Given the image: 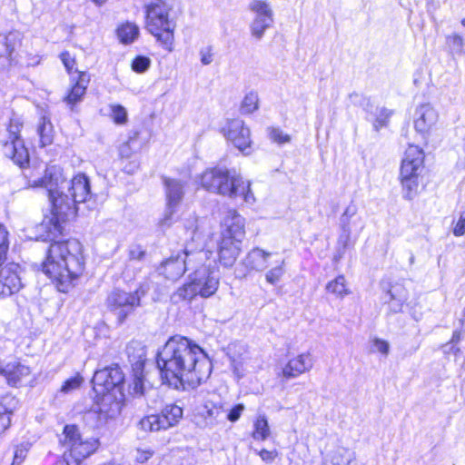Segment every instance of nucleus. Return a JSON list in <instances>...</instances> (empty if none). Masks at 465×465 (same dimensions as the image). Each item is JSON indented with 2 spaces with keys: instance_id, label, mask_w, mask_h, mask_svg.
I'll return each instance as SVG.
<instances>
[{
  "instance_id": "obj_42",
  "label": "nucleus",
  "mask_w": 465,
  "mask_h": 465,
  "mask_svg": "<svg viewBox=\"0 0 465 465\" xmlns=\"http://www.w3.org/2000/svg\"><path fill=\"white\" fill-rule=\"evenodd\" d=\"M446 45L453 54H461L463 53L464 40L460 35L452 34L448 35L446 37Z\"/></svg>"
},
{
  "instance_id": "obj_56",
  "label": "nucleus",
  "mask_w": 465,
  "mask_h": 465,
  "mask_svg": "<svg viewBox=\"0 0 465 465\" xmlns=\"http://www.w3.org/2000/svg\"><path fill=\"white\" fill-rule=\"evenodd\" d=\"M351 238V229L342 230V233L340 235L338 243L342 247V249H346Z\"/></svg>"
},
{
  "instance_id": "obj_57",
  "label": "nucleus",
  "mask_w": 465,
  "mask_h": 465,
  "mask_svg": "<svg viewBox=\"0 0 465 465\" xmlns=\"http://www.w3.org/2000/svg\"><path fill=\"white\" fill-rule=\"evenodd\" d=\"M119 152H120V155L122 157L129 158L131 156V154H132L131 146H130V141L123 143L120 146Z\"/></svg>"
},
{
  "instance_id": "obj_30",
  "label": "nucleus",
  "mask_w": 465,
  "mask_h": 465,
  "mask_svg": "<svg viewBox=\"0 0 465 465\" xmlns=\"http://www.w3.org/2000/svg\"><path fill=\"white\" fill-rule=\"evenodd\" d=\"M166 430L175 426L183 417V409L176 404H167L160 413Z\"/></svg>"
},
{
  "instance_id": "obj_1",
  "label": "nucleus",
  "mask_w": 465,
  "mask_h": 465,
  "mask_svg": "<svg viewBox=\"0 0 465 465\" xmlns=\"http://www.w3.org/2000/svg\"><path fill=\"white\" fill-rule=\"evenodd\" d=\"M157 366L164 382L175 389L195 388L206 381L212 362L204 351L183 336L171 337L159 351Z\"/></svg>"
},
{
  "instance_id": "obj_2",
  "label": "nucleus",
  "mask_w": 465,
  "mask_h": 465,
  "mask_svg": "<svg viewBox=\"0 0 465 465\" xmlns=\"http://www.w3.org/2000/svg\"><path fill=\"white\" fill-rule=\"evenodd\" d=\"M42 266L44 273L55 282L58 291L67 292L84 270L81 242L76 239L52 242Z\"/></svg>"
},
{
  "instance_id": "obj_41",
  "label": "nucleus",
  "mask_w": 465,
  "mask_h": 465,
  "mask_svg": "<svg viewBox=\"0 0 465 465\" xmlns=\"http://www.w3.org/2000/svg\"><path fill=\"white\" fill-rule=\"evenodd\" d=\"M9 232L5 225L0 223V267L4 264L6 259V254L9 249Z\"/></svg>"
},
{
  "instance_id": "obj_32",
  "label": "nucleus",
  "mask_w": 465,
  "mask_h": 465,
  "mask_svg": "<svg viewBox=\"0 0 465 465\" xmlns=\"http://www.w3.org/2000/svg\"><path fill=\"white\" fill-rule=\"evenodd\" d=\"M255 440L264 441L271 436V429L268 420L264 414H259L253 421L252 433Z\"/></svg>"
},
{
  "instance_id": "obj_28",
  "label": "nucleus",
  "mask_w": 465,
  "mask_h": 465,
  "mask_svg": "<svg viewBox=\"0 0 465 465\" xmlns=\"http://www.w3.org/2000/svg\"><path fill=\"white\" fill-rule=\"evenodd\" d=\"M271 256V252L260 248H254L247 254L244 263L251 270L262 272L268 267V259Z\"/></svg>"
},
{
  "instance_id": "obj_29",
  "label": "nucleus",
  "mask_w": 465,
  "mask_h": 465,
  "mask_svg": "<svg viewBox=\"0 0 465 465\" xmlns=\"http://www.w3.org/2000/svg\"><path fill=\"white\" fill-rule=\"evenodd\" d=\"M224 410L221 404L206 402L201 415L204 419L206 426L213 427L224 420Z\"/></svg>"
},
{
  "instance_id": "obj_50",
  "label": "nucleus",
  "mask_w": 465,
  "mask_h": 465,
  "mask_svg": "<svg viewBox=\"0 0 465 465\" xmlns=\"http://www.w3.org/2000/svg\"><path fill=\"white\" fill-rule=\"evenodd\" d=\"M372 346L374 351H379L384 356H387L389 354L390 344L387 341L381 340L380 338H375L372 341Z\"/></svg>"
},
{
  "instance_id": "obj_39",
  "label": "nucleus",
  "mask_w": 465,
  "mask_h": 465,
  "mask_svg": "<svg viewBox=\"0 0 465 465\" xmlns=\"http://www.w3.org/2000/svg\"><path fill=\"white\" fill-rule=\"evenodd\" d=\"M110 117L115 124L124 125L128 122L127 110L121 104H112L109 105Z\"/></svg>"
},
{
  "instance_id": "obj_43",
  "label": "nucleus",
  "mask_w": 465,
  "mask_h": 465,
  "mask_svg": "<svg viewBox=\"0 0 465 465\" xmlns=\"http://www.w3.org/2000/svg\"><path fill=\"white\" fill-rule=\"evenodd\" d=\"M270 139L278 144H284L291 142V136L285 134L282 129L276 127L268 128Z\"/></svg>"
},
{
  "instance_id": "obj_25",
  "label": "nucleus",
  "mask_w": 465,
  "mask_h": 465,
  "mask_svg": "<svg viewBox=\"0 0 465 465\" xmlns=\"http://www.w3.org/2000/svg\"><path fill=\"white\" fill-rule=\"evenodd\" d=\"M19 401L12 394L0 397V430L5 431L11 425V416L18 408Z\"/></svg>"
},
{
  "instance_id": "obj_37",
  "label": "nucleus",
  "mask_w": 465,
  "mask_h": 465,
  "mask_svg": "<svg viewBox=\"0 0 465 465\" xmlns=\"http://www.w3.org/2000/svg\"><path fill=\"white\" fill-rule=\"evenodd\" d=\"M196 295H199L194 285L193 281H191L182 287H180L173 295V299L174 302L180 301H191Z\"/></svg>"
},
{
  "instance_id": "obj_26",
  "label": "nucleus",
  "mask_w": 465,
  "mask_h": 465,
  "mask_svg": "<svg viewBox=\"0 0 465 465\" xmlns=\"http://www.w3.org/2000/svg\"><path fill=\"white\" fill-rule=\"evenodd\" d=\"M77 74V80L64 99L67 104L71 106V110H74V104L82 101L90 82V76L85 72H78Z\"/></svg>"
},
{
  "instance_id": "obj_3",
  "label": "nucleus",
  "mask_w": 465,
  "mask_h": 465,
  "mask_svg": "<svg viewBox=\"0 0 465 465\" xmlns=\"http://www.w3.org/2000/svg\"><path fill=\"white\" fill-rule=\"evenodd\" d=\"M202 186L213 193L234 199L241 197L249 204L255 202L251 190V183L244 181L235 170L226 167H214L207 169L201 175Z\"/></svg>"
},
{
  "instance_id": "obj_34",
  "label": "nucleus",
  "mask_w": 465,
  "mask_h": 465,
  "mask_svg": "<svg viewBox=\"0 0 465 465\" xmlns=\"http://www.w3.org/2000/svg\"><path fill=\"white\" fill-rule=\"evenodd\" d=\"M37 133L40 137L41 145L46 146L53 143L54 140V128L50 120L44 116L41 118L37 127Z\"/></svg>"
},
{
  "instance_id": "obj_54",
  "label": "nucleus",
  "mask_w": 465,
  "mask_h": 465,
  "mask_svg": "<svg viewBox=\"0 0 465 465\" xmlns=\"http://www.w3.org/2000/svg\"><path fill=\"white\" fill-rule=\"evenodd\" d=\"M277 455L278 452L276 450H268L262 449V450L259 451V456L261 457V459L267 463H272L275 460Z\"/></svg>"
},
{
  "instance_id": "obj_31",
  "label": "nucleus",
  "mask_w": 465,
  "mask_h": 465,
  "mask_svg": "<svg viewBox=\"0 0 465 465\" xmlns=\"http://www.w3.org/2000/svg\"><path fill=\"white\" fill-rule=\"evenodd\" d=\"M137 427L140 430L144 432H153L166 430L163 422L162 421L160 414L143 416L138 421Z\"/></svg>"
},
{
  "instance_id": "obj_36",
  "label": "nucleus",
  "mask_w": 465,
  "mask_h": 465,
  "mask_svg": "<svg viewBox=\"0 0 465 465\" xmlns=\"http://www.w3.org/2000/svg\"><path fill=\"white\" fill-rule=\"evenodd\" d=\"M326 290L339 298H343L350 293L343 275H339L334 280L328 282Z\"/></svg>"
},
{
  "instance_id": "obj_5",
  "label": "nucleus",
  "mask_w": 465,
  "mask_h": 465,
  "mask_svg": "<svg viewBox=\"0 0 465 465\" xmlns=\"http://www.w3.org/2000/svg\"><path fill=\"white\" fill-rule=\"evenodd\" d=\"M67 193L54 198V217L56 223L74 218L77 204L86 203L92 197L90 180L84 173L74 175L67 185Z\"/></svg>"
},
{
  "instance_id": "obj_45",
  "label": "nucleus",
  "mask_w": 465,
  "mask_h": 465,
  "mask_svg": "<svg viewBox=\"0 0 465 465\" xmlns=\"http://www.w3.org/2000/svg\"><path fill=\"white\" fill-rule=\"evenodd\" d=\"M356 213L357 207L354 204L347 206L340 219L341 230L347 231V229H350V220L356 214Z\"/></svg>"
},
{
  "instance_id": "obj_47",
  "label": "nucleus",
  "mask_w": 465,
  "mask_h": 465,
  "mask_svg": "<svg viewBox=\"0 0 465 465\" xmlns=\"http://www.w3.org/2000/svg\"><path fill=\"white\" fill-rule=\"evenodd\" d=\"M145 257V251L140 245H132L128 251L129 262L143 261Z\"/></svg>"
},
{
  "instance_id": "obj_63",
  "label": "nucleus",
  "mask_w": 465,
  "mask_h": 465,
  "mask_svg": "<svg viewBox=\"0 0 465 465\" xmlns=\"http://www.w3.org/2000/svg\"><path fill=\"white\" fill-rule=\"evenodd\" d=\"M461 25L465 26V17L461 20Z\"/></svg>"
},
{
  "instance_id": "obj_33",
  "label": "nucleus",
  "mask_w": 465,
  "mask_h": 465,
  "mask_svg": "<svg viewBox=\"0 0 465 465\" xmlns=\"http://www.w3.org/2000/svg\"><path fill=\"white\" fill-rule=\"evenodd\" d=\"M80 440H82V437L77 427L74 425H66L60 438V443L66 449V451H69Z\"/></svg>"
},
{
  "instance_id": "obj_52",
  "label": "nucleus",
  "mask_w": 465,
  "mask_h": 465,
  "mask_svg": "<svg viewBox=\"0 0 465 465\" xmlns=\"http://www.w3.org/2000/svg\"><path fill=\"white\" fill-rule=\"evenodd\" d=\"M153 454V450L150 448H138L136 450L135 459L139 462L147 461Z\"/></svg>"
},
{
  "instance_id": "obj_19",
  "label": "nucleus",
  "mask_w": 465,
  "mask_h": 465,
  "mask_svg": "<svg viewBox=\"0 0 465 465\" xmlns=\"http://www.w3.org/2000/svg\"><path fill=\"white\" fill-rule=\"evenodd\" d=\"M439 117V113L432 104H421L416 107L414 112V128L418 133L427 135L436 126Z\"/></svg>"
},
{
  "instance_id": "obj_9",
  "label": "nucleus",
  "mask_w": 465,
  "mask_h": 465,
  "mask_svg": "<svg viewBox=\"0 0 465 465\" xmlns=\"http://www.w3.org/2000/svg\"><path fill=\"white\" fill-rule=\"evenodd\" d=\"M22 127L23 123L18 117L11 118L6 130L8 137L3 144L5 155L20 167H24L29 162L28 151L20 136Z\"/></svg>"
},
{
  "instance_id": "obj_27",
  "label": "nucleus",
  "mask_w": 465,
  "mask_h": 465,
  "mask_svg": "<svg viewBox=\"0 0 465 465\" xmlns=\"http://www.w3.org/2000/svg\"><path fill=\"white\" fill-rule=\"evenodd\" d=\"M390 300L388 304L391 312L398 313L402 311L403 304L408 300V291L402 283L396 282L389 290Z\"/></svg>"
},
{
  "instance_id": "obj_4",
  "label": "nucleus",
  "mask_w": 465,
  "mask_h": 465,
  "mask_svg": "<svg viewBox=\"0 0 465 465\" xmlns=\"http://www.w3.org/2000/svg\"><path fill=\"white\" fill-rule=\"evenodd\" d=\"M244 226V218L235 210L227 212L216 240L219 262L225 267L232 266L241 252V244L245 236Z\"/></svg>"
},
{
  "instance_id": "obj_62",
  "label": "nucleus",
  "mask_w": 465,
  "mask_h": 465,
  "mask_svg": "<svg viewBox=\"0 0 465 465\" xmlns=\"http://www.w3.org/2000/svg\"><path fill=\"white\" fill-rule=\"evenodd\" d=\"M96 5H102L106 2V0H93Z\"/></svg>"
},
{
  "instance_id": "obj_22",
  "label": "nucleus",
  "mask_w": 465,
  "mask_h": 465,
  "mask_svg": "<svg viewBox=\"0 0 465 465\" xmlns=\"http://www.w3.org/2000/svg\"><path fill=\"white\" fill-rule=\"evenodd\" d=\"M30 368L17 361L8 362L0 366V374L5 376L7 383L11 386H17L24 379L30 375Z\"/></svg>"
},
{
  "instance_id": "obj_8",
  "label": "nucleus",
  "mask_w": 465,
  "mask_h": 465,
  "mask_svg": "<svg viewBox=\"0 0 465 465\" xmlns=\"http://www.w3.org/2000/svg\"><path fill=\"white\" fill-rule=\"evenodd\" d=\"M144 294L145 291L142 287L132 292L114 290L107 297V306L118 321L124 322L136 308L141 306V299Z\"/></svg>"
},
{
  "instance_id": "obj_38",
  "label": "nucleus",
  "mask_w": 465,
  "mask_h": 465,
  "mask_svg": "<svg viewBox=\"0 0 465 465\" xmlns=\"http://www.w3.org/2000/svg\"><path fill=\"white\" fill-rule=\"evenodd\" d=\"M285 273V261L282 259L276 262V265L268 270L265 273V280L268 283L274 285L278 283Z\"/></svg>"
},
{
  "instance_id": "obj_24",
  "label": "nucleus",
  "mask_w": 465,
  "mask_h": 465,
  "mask_svg": "<svg viewBox=\"0 0 465 465\" xmlns=\"http://www.w3.org/2000/svg\"><path fill=\"white\" fill-rule=\"evenodd\" d=\"M98 445L99 442L96 439H82L69 451H64V455L73 460V461L78 465L81 460L94 453L98 448Z\"/></svg>"
},
{
  "instance_id": "obj_14",
  "label": "nucleus",
  "mask_w": 465,
  "mask_h": 465,
  "mask_svg": "<svg viewBox=\"0 0 465 465\" xmlns=\"http://www.w3.org/2000/svg\"><path fill=\"white\" fill-rule=\"evenodd\" d=\"M65 183L62 168L56 165L48 166L45 169V176L39 180L28 181L29 187H45L48 191V196L52 203V213L54 214V198L60 197L64 191L63 184Z\"/></svg>"
},
{
  "instance_id": "obj_10",
  "label": "nucleus",
  "mask_w": 465,
  "mask_h": 465,
  "mask_svg": "<svg viewBox=\"0 0 465 465\" xmlns=\"http://www.w3.org/2000/svg\"><path fill=\"white\" fill-rule=\"evenodd\" d=\"M124 376L118 365L105 367L94 372L92 382L97 394L123 395Z\"/></svg>"
},
{
  "instance_id": "obj_23",
  "label": "nucleus",
  "mask_w": 465,
  "mask_h": 465,
  "mask_svg": "<svg viewBox=\"0 0 465 465\" xmlns=\"http://www.w3.org/2000/svg\"><path fill=\"white\" fill-rule=\"evenodd\" d=\"M17 39L15 35L0 34V69H7L13 65L15 58L13 56Z\"/></svg>"
},
{
  "instance_id": "obj_49",
  "label": "nucleus",
  "mask_w": 465,
  "mask_h": 465,
  "mask_svg": "<svg viewBox=\"0 0 465 465\" xmlns=\"http://www.w3.org/2000/svg\"><path fill=\"white\" fill-rule=\"evenodd\" d=\"M244 410H245V406L242 403H239V404L233 406L229 411V412L227 413L226 416L224 415V419L226 418L228 420H230L232 422H235L240 419V417Z\"/></svg>"
},
{
  "instance_id": "obj_64",
  "label": "nucleus",
  "mask_w": 465,
  "mask_h": 465,
  "mask_svg": "<svg viewBox=\"0 0 465 465\" xmlns=\"http://www.w3.org/2000/svg\"><path fill=\"white\" fill-rule=\"evenodd\" d=\"M413 262H414V257H413V256H411V262L412 263Z\"/></svg>"
},
{
  "instance_id": "obj_16",
  "label": "nucleus",
  "mask_w": 465,
  "mask_h": 465,
  "mask_svg": "<svg viewBox=\"0 0 465 465\" xmlns=\"http://www.w3.org/2000/svg\"><path fill=\"white\" fill-rule=\"evenodd\" d=\"M163 184L166 209L162 223L169 224L183 199L185 183L177 179L164 178Z\"/></svg>"
},
{
  "instance_id": "obj_17",
  "label": "nucleus",
  "mask_w": 465,
  "mask_h": 465,
  "mask_svg": "<svg viewBox=\"0 0 465 465\" xmlns=\"http://www.w3.org/2000/svg\"><path fill=\"white\" fill-rule=\"evenodd\" d=\"M22 268L16 262L4 263L0 267V299L18 292L22 287Z\"/></svg>"
},
{
  "instance_id": "obj_13",
  "label": "nucleus",
  "mask_w": 465,
  "mask_h": 465,
  "mask_svg": "<svg viewBox=\"0 0 465 465\" xmlns=\"http://www.w3.org/2000/svg\"><path fill=\"white\" fill-rule=\"evenodd\" d=\"M226 139L242 153L248 155L252 152V141L251 131L241 119H232L223 128Z\"/></svg>"
},
{
  "instance_id": "obj_15",
  "label": "nucleus",
  "mask_w": 465,
  "mask_h": 465,
  "mask_svg": "<svg viewBox=\"0 0 465 465\" xmlns=\"http://www.w3.org/2000/svg\"><path fill=\"white\" fill-rule=\"evenodd\" d=\"M123 397L118 394H103L101 401L88 412V417L97 416V426H103L108 420H114L122 411Z\"/></svg>"
},
{
  "instance_id": "obj_40",
  "label": "nucleus",
  "mask_w": 465,
  "mask_h": 465,
  "mask_svg": "<svg viewBox=\"0 0 465 465\" xmlns=\"http://www.w3.org/2000/svg\"><path fill=\"white\" fill-rule=\"evenodd\" d=\"M258 95L256 93L251 92L247 94L241 104V113L243 114H249L258 109Z\"/></svg>"
},
{
  "instance_id": "obj_35",
  "label": "nucleus",
  "mask_w": 465,
  "mask_h": 465,
  "mask_svg": "<svg viewBox=\"0 0 465 465\" xmlns=\"http://www.w3.org/2000/svg\"><path fill=\"white\" fill-rule=\"evenodd\" d=\"M139 35V27L133 23H125L117 29V35L124 44L134 42Z\"/></svg>"
},
{
  "instance_id": "obj_60",
  "label": "nucleus",
  "mask_w": 465,
  "mask_h": 465,
  "mask_svg": "<svg viewBox=\"0 0 465 465\" xmlns=\"http://www.w3.org/2000/svg\"><path fill=\"white\" fill-rule=\"evenodd\" d=\"M383 125H384V120L377 118V120L375 121V124H374V127L376 128V130H378L380 127H381Z\"/></svg>"
},
{
  "instance_id": "obj_58",
  "label": "nucleus",
  "mask_w": 465,
  "mask_h": 465,
  "mask_svg": "<svg viewBox=\"0 0 465 465\" xmlns=\"http://www.w3.org/2000/svg\"><path fill=\"white\" fill-rule=\"evenodd\" d=\"M56 465H77V464L74 463L73 460L71 461V460L69 458H67V457H65V455H64L63 460H59Z\"/></svg>"
},
{
  "instance_id": "obj_11",
  "label": "nucleus",
  "mask_w": 465,
  "mask_h": 465,
  "mask_svg": "<svg viewBox=\"0 0 465 465\" xmlns=\"http://www.w3.org/2000/svg\"><path fill=\"white\" fill-rule=\"evenodd\" d=\"M248 9L253 14V19L250 25L252 36L261 40L266 30L273 24V11L270 3L264 0H252Z\"/></svg>"
},
{
  "instance_id": "obj_61",
  "label": "nucleus",
  "mask_w": 465,
  "mask_h": 465,
  "mask_svg": "<svg viewBox=\"0 0 465 465\" xmlns=\"http://www.w3.org/2000/svg\"><path fill=\"white\" fill-rule=\"evenodd\" d=\"M460 321H461L462 325L465 326V307L462 312V317H461Z\"/></svg>"
},
{
  "instance_id": "obj_51",
  "label": "nucleus",
  "mask_w": 465,
  "mask_h": 465,
  "mask_svg": "<svg viewBox=\"0 0 465 465\" xmlns=\"http://www.w3.org/2000/svg\"><path fill=\"white\" fill-rule=\"evenodd\" d=\"M200 59L203 65H208L213 61V53L211 46L203 47L200 50Z\"/></svg>"
},
{
  "instance_id": "obj_21",
  "label": "nucleus",
  "mask_w": 465,
  "mask_h": 465,
  "mask_svg": "<svg viewBox=\"0 0 465 465\" xmlns=\"http://www.w3.org/2000/svg\"><path fill=\"white\" fill-rule=\"evenodd\" d=\"M324 465H351L355 460V453L342 446L335 445L322 452Z\"/></svg>"
},
{
  "instance_id": "obj_55",
  "label": "nucleus",
  "mask_w": 465,
  "mask_h": 465,
  "mask_svg": "<svg viewBox=\"0 0 465 465\" xmlns=\"http://www.w3.org/2000/svg\"><path fill=\"white\" fill-rule=\"evenodd\" d=\"M453 233L456 236H461L465 233V213L460 214V219L454 227Z\"/></svg>"
},
{
  "instance_id": "obj_59",
  "label": "nucleus",
  "mask_w": 465,
  "mask_h": 465,
  "mask_svg": "<svg viewBox=\"0 0 465 465\" xmlns=\"http://www.w3.org/2000/svg\"><path fill=\"white\" fill-rule=\"evenodd\" d=\"M460 340V331H454L450 340V342L455 344L458 343Z\"/></svg>"
},
{
  "instance_id": "obj_44",
  "label": "nucleus",
  "mask_w": 465,
  "mask_h": 465,
  "mask_svg": "<svg viewBox=\"0 0 465 465\" xmlns=\"http://www.w3.org/2000/svg\"><path fill=\"white\" fill-rule=\"evenodd\" d=\"M84 380L81 375L76 374L75 376L66 380L64 385L61 387V391L64 393H70L76 389L80 388Z\"/></svg>"
},
{
  "instance_id": "obj_6",
  "label": "nucleus",
  "mask_w": 465,
  "mask_h": 465,
  "mask_svg": "<svg viewBox=\"0 0 465 465\" xmlns=\"http://www.w3.org/2000/svg\"><path fill=\"white\" fill-rule=\"evenodd\" d=\"M173 5L171 0H155L146 5L145 27L158 42L168 50H173L175 23L170 18Z\"/></svg>"
},
{
  "instance_id": "obj_48",
  "label": "nucleus",
  "mask_w": 465,
  "mask_h": 465,
  "mask_svg": "<svg viewBox=\"0 0 465 465\" xmlns=\"http://www.w3.org/2000/svg\"><path fill=\"white\" fill-rule=\"evenodd\" d=\"M28 452V444H20L15 448V453H14V460L13 464L19 465L21 464Z\"/></svg>"
},
{
  "instance_id": "obj_12",
  "label": "nucleus",
  "mask_w": 465,
  "mask_h": 465,
  "mask_svg": "<svg viewBox=\"0 0 465 465\" xmlns=\"http://www.w3.org/2000/svg\"><path fill=\"white\" fill-rule=\"evenodd\" d=\"M205 252L199 251L196 252H188L184 251L183 253L177 254L175 257H170L164 261L160 268V273L163 274L167 279L176 280L180 278L187 269L193 268V263L196 260H203Z\"/></svg>"
},
{
  "instance_id": "obj_20",
  "label": "nucleus",
  "mask_w": 465,
  "mask_h": 465,
  "mask_svg": "<svg viewBox=\"0 0 465 465\" xmlns=\"http://www.w3.org/2000/svg\"><path fill=\"white\" fill-rule=\"evenodd\" d=\"M314 364L313 357L310 352H302L291 358L282 368L278 376L288 381L309 372Z\"/></svg>"
},
{
  "instance_id": "obj_18",
  "label": "nucleus",
  "mask_w": 465,
  "mask_h": 465,
  "mask_svg": "<svg viewBox=\"0 0 465 465\" xmlns=\"http://www.w3.org/2000/svg\"><path fill=\"white\" fill-rule=\"evenodd\" d=\"M192 280L201 297L208 298L213 295L219 287V274L206 266H202L193 272Z\"/></svg>"
},
{
  "instance_id": "obj_7",
  "label": "nucleus",
  "mask_w": 465,
  "mask_h": 465,
  "mask_svg": "<svg viewBox=\"0 0 465 465\" xmlns=\"http://www.w3.org/2000/svg\"><path fill=\"white\" fill-rule=\"evenodd\" d=\"M423 159V152L418 146L410 145L407 148L400 171L403 197L407 200H412L418 193Z\"/></svg>"
},
{
  "instance_id": "obj_53",
  "label": "nucleus",
  "mask_w": 465,
  "mask_h": 465,
  "mask_svg": "<svg viewBox=\"0 0 465 465\" xmlns=\"http://www.w3.org/2000/svg\"><path fill=\"white\" fill-rule=\"evenodd\" d=\"M60 58L68 73H71L75 64L74 58L67 51L63 52L60 54Z\"/></svg>"
},
{
  "instance_id": "obj_46",
  "label": "nucleus",
  "mask_w": 465,
  "mask_h": 465,
  "mask_svg": "<svg viewBox=\"0 0 465 465\" xmlns=\"http://www.w3.org/2000/svg\"><path fill=\"white\" fill-rule=\"evenodd\" d=\"M151 64V60L145 56H137L132 63V69L136 73H144Z\"/></svg>"
}]
</instances>
